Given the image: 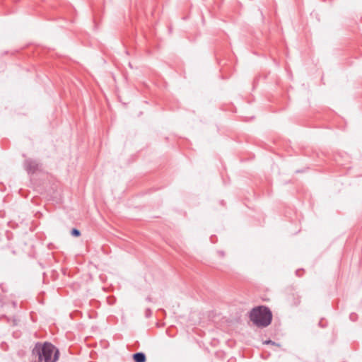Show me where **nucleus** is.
I'll use <instances>...</instances> for the list:
<instances>
[{"mask_svg":"<svg viewBox=\"0 0 362 362\" xmlns=\"http://www.w3.org/2000/svg\"><path fill=\"white\" fill-rule=\"evenodd\" d=\"M219 253L221 254V256H223V255H224L223 252H222V251L219 252Z\"/></svg>","mask_w":362,"mask_h":362,"instance_id":"nucleus-11","label":"nucleus"},{"mask_svg":"<svg viewBox=\"0 0 362 362\" xmlns=\"http://www.w3.org/2000/svg\"><path fill=\"white\" fill-rule=\"evenodd\" d=\"M25 168L28 173H35L39 170L41 168V163L39 160L28 158L25 160L24 163Z\"/></svg>","mask_w":362,"mask_h":362,"instance_id":"nucleus-3","label":"nucleus"},{"mask_svg":"<svg viewBox=\"0 0 362 362\" xmlns=\"http://www.w3.org/2000/svg\"><path fill=\"white\" fill-rule=\"evenodd\" d=\"M300 271V269H298V270H297V271L296 272V275H297V276H300V274H299Z\"/></svg>","mask_w":362,"mask_h":362,"instance_id":"nucleus-10","label":"nucleus"},{"mask_svg":"<svg viewBox=\"0 0 362 362\" xmlns=\"http://www.w3.org/2000/svg\"><path fill=\"white\" fill-rule=\"evenodd\" d=\"M146 300H148V301H151V298H150V297H148V298H146Z\"/></svg>","mask_w":362,"mask_h":362,"instance_id":"nucleus-12","label":"nucleus"},{"mask_svg":"<svg viewBox=\"0 0 362 362\" xmlns=\"http://www.w3.org/2000/svg\"><path fill=\"white\" fill-rule=\"evenodd\" d=\"M250 319L257 327H266L272 322V313L267 306H257L250 312Z\"/></svg>","mask_w":362,"mask_h":362,"instance_id":"nucleus-2","label":"nucleus"},{"mask_svg":"<svg viewBox=\"0 0 362 362\" xmlns=\"http://www.w3.org/2000/svg\"><path fill=\"white\" fill-rule=\"evenodd\" d=\"M33 354L38 357V362H56L59 358V351L50 342H37L33 349Z\"/></svg>","mask_w":362,"mask_h":362,"instance_id":"nucleus-1","label":"nucleus"},{"mask_svg":"<svg viewBox=\"0 0 362 362\" xmlns=\"http://www.w3.org/2000/svg\"><path fill=\"white\" fill-rule=\"evenodd\" d=\"M152 315V311L150 308H147L145 311V315L146 317H150Z\"/></svg>","mask_w":362,"mask_h":362,"instance_id":"nucleus-7","label":"nucleus"},{"mask_svg":"<svg viewBox=\"0 0 362 362\" xmlns=\"http://www.w3.org/2000/svg\"><path fill=\"white\" fill-rule=\"evenodd\" d=\"M349 317L351 320L355 321L356 319V315L355 313H351Z\"/></svg>","mask_w":362,"mask_h":362,"instance_id":"nucleus-8","label":"nucleus"},{"mask_svg":"<svg viewBox=\"0 0 362 362\" xmlns=\"http://www.w3.org/2000/svg\"><path fill=\"white\" fill-rule=\"evenodd\" d=\"M13 325H17V320H16V319H13Z\"/></svg>","mask_w":362,"mask_h":362,"instance_id":"nucleus-9","label":"nucleus"},{"mask_svg":"<svg viewBox=\"0 0 362 362\" xmlns=\"http://www.w3.org/2000/svg\"><path fill=\"white\" fill-rule=\"evenodd\" d=\"M134 362H146V356L144 352H136L132 355Z\"/></svg>","mask_w":362,"mask_h":362,"instance_id":"nucleus-4","label":"nucleus"},{"mask_svg":"<svg viewBox=\"0 0 362 362\" xmlns=\"http://www.w3.org/2000/svg\"><path fill=\"white\" fill-rule=\"evenodd\" d=\"M263 343L264 344H272V345H276V346H280L279 344H277L275 341H272L271 339L265 340Z\"/></svg>","mask_w":362,"mask_h":362,"instance_id":"nucleus-6","label":"nucleus"},{"mask_svg":"<svg viewBox=\"0 0 362 362\" xmlns=\"http://www.w3.org/2000/svg\"><path fill=\"white\" fill-rule=\"evenodd\" d=\"M71 235L74 237H78L81 235V232L77 228H72L71 230Z\"/></svg>","mask_w":362,"mask_h":362,"instance_id":"nucleus-5","label":"nucleus"}]
</instances>
